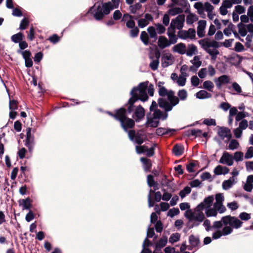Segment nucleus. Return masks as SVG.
Returning a JSON list of instances; mask_svg holds the SVG:
<instances>
[{
    "mask_svg": "<svg viewBox=\"0 0 253 253\" xmlns=\"http://www.w3.org/2000/svg\"><path fill=\"white\" fill-rule=\"evenodd\" d=\"M147 83V82L141 83L137 86L134 87L130 92L131 96L126 104L127 113L130 114L134 112V117L136 121L141 120L145 116V110L143 107L138 105L135 107L134 104L138 100L145 102L148 100V96L146 92Z\"/></svg>",
    "mask_w": 253,
    "mask_h": 253,
    "instance_id": "f257e3e1",
    "label": "nucleus"
},
{
    "mask_svg": "<svg viewBox=\"0 0 253 253\" xmlns=\"http://www.w3.org/2000/svg\"><path fill=\"white\" fill-rule=\"evenodd\" d=\"M213 200V196H209L205 198L193 211L190 210L185 211L184 216L189 220L188 226L190 229L198 226L204 221L205 217L203 211L211 207Z\"/></svg>",
    "mask_w": 253,
    "mask_h": 253,
    "instance_id": "f03ea898",
    "label": "nucleus"
},
{
    "mask_svg": "<svg viewBox=\"0 0 253 253\" xmlns=\"http://www.w3.org/2000/svg\"><path fill=\"white\" fill-rule=\"evenodd\" d=\"M159 94L162 97H167V99L160 98L158 99L159 107L166 112L171 111L173 107L179 103V99L174 95V92L171 90L168 91L164 86L159 88Z\"/></svg>",
    "mask_w": 253,
    "mask_h": 253,
    "instance_id": "7ed1b4c3",
    "label": "nucleus"
},
{
    "mask_svg": "<svg viewBox=\"0 0 253 253\" xmlns=\"http://www.w3.org/2000/svg\"><path fill=\"white\" fill-rule=\"evenodd\" d=\"M200 44L202 47L211 56L212 60H215L219 52L216 49L219 47L218 42L215 41H211L208 39L200 40Z\"/></svg>",
    "mask_w": 253,
    "mask_h": 253,
    "instance_id": "20e7f679",
    "label": "nucleus"
},
{
    "mask_svg": "<svg viewBox=\"0 0 253 253\" xmlns=\"http://www.w3.org/2000/svg\"><path fill=\"white\" fill-rule=\"evenodd\" d=\"M126 110L124 108H121L118 110L115 115H114L116 120L119 121L122 127L126 131L128 128H132L134 126V121L130 118L126 117Z\"/></svg>",
    "mask_w": 253,
    "mask_h": 253,
    "instance_id": "39448f33",
    "label": "nucleus"
},
{
    "mask_svg": "<svg viewBox=\"0 0 253 253\" xmlns=\"http://www.w3.org/2000/svg\"><path fill=\"white\" fill-rule=\"evenodd\" d=\"M88 12H91L94 18L97 20H100L106 15L109 14L110 10L105 3L97 2L94 4Z\"/></svg>",
    "mask_w": 253,
    "mask_h": 253,
    "instance_id": "423d86ee",
    "label": "nucleus"
},
{
    "mask_svg": "<svg viewBox=\"0 0 253 253\" xmlns=\"http://www.w3.org/2000/svg\"><path fill=\"white\" fill-rule=\"evenodd\" d=\"M166 112L164 113L160 110H156L152 116H147V121L145 124L147 126L156 127L159 125V120H165L168 116V114Z\"/></svg>",
    "mask_w": 253,
    "mask_h": 253,
    "instance_id": "0eeeda50",
    "label": "nucleus"
},
{
    "mask_svg": "<svg viewBox=\"0 0 253 253\" xmlns=\"http://www.w3.org/2000/svg\"><path fill=\"white\" fill-rule=\"evenodd\" d=\"M184 22L185 15L179 14L176 18L171 20L168 30L175 31L176 29H177L179 31L183 28Z\"/></svg>",
    "mask_w": 253,
    "mask_h": 253,
    "instance_id": "6e6552de",
    "label": "nucleus"
},
{
    "mask_svg": "<svg viewBox=\"0 0 253 253\" xmlns=\"http://www.w3.org/2000/svg\"><path fill=\"white\" fill-rule=\"evenodd\" d=\"M222 221L224 225L229 224L230 226L238 229L241 227L243 222L236 217L230 215L225 216L222 217Z\"/></svg>",
    "mask_w": 253,
    "mask_h": 253,
    "instance_id": "1a4fd4ad",
    "label": "nucleus"
},
{
    "mask_svg": "<svg viewBox=\"0 0 253 253\" xmlns=\"http://www.w3.org/2000/svg\"><path fill=\"white\" fill-rule=\"evenodd\" d=\"M233 156L229 153L225 152L221 157L219 160V163L221 164H225L229 166H231L233 164Z\"/></svg>",
    "mask_w": 253,
    "mask_h": 253,
    "instance_id": "9d476101",
    "label": "nucleus"
},
{
    "mask_svg": "<svg viewBox=\"0 0 253 253\" xmlns=\"http://www.w3.org/2000/svg\"><path fill=\"white\" fill-rule=\"evenodd\" d=\"M153 20L152 15L149 13H146L144 15V18H141L138 20V26L141 28H143L147 26L150 21Z\"/></svg>",
    "mask_w": 253,
    "mask_h": 253,
    "instance_id": "9b49d317",
    "label": "nucleus"
},
{
    "mask_svg": "<svg viewBox=\"0 0 253 253\" xmlns=\"http://www.w3.org/2000/svg\"><path fill=\"white\" fill-rule=\"evenodd\" d=\"M197 27V35L200 38H202L205 36V29L206 26L207 22L206 20H200L198 22Z\"/></svg>",
    "mask_w": 253,
    "mask_h": 253,
    "instance_id": "f8f14e48",
    "label": "nucleus"
},
{
    "mask_svg": "<svg viewBox=\"0 0 253 253\" xmlns=\"http://www.w3.org/2000/svg\"><path fill=\"white\" fill-rule=\"evenodd\" d=\"M218 134L222 139H224L225 138L230 139L231 138L230 130L226 127H220L218 130Z\"/></svg>",
    "mask_w": 253,
    "mask_h": 253,
    "instance_id": "ddd939ff",
    "label": "nucleus"
},
{
    "mask_svg": "<svg viewBox=\"0 0 253 253\" xmlns=\"http://www.w3.org/2000/svg\"><path fill=\"white\" fill-rule=\"evenodd\" d=\"M169 40L164 36H160L158 41V44L161 49H164L170 45Z\"/></svg>",
    "mask_w": 253,
    "mask_h": 253,
    "instance_id": "4468645a",
    "label": "nucleus"
},
{
    "mask_svg": "<svg viewBox=\"0 0 253 253\" xmlns=\"http://www.w3.org/2000/svg\"><path fill=\"white\" fill-rule=\"evenodd\" d=\"M176 131L175 129L167 128L164 127L158 128L156 130V133L159 136L172 134Z\"/></svg>",
    "mask_w": 253,
    "mask_h": 253,
    "instance_id": "2eb2a0df",
    "label": "nucleus"
},
{
    "mask_svg": "<svg viewBox=\"0 0 253 253\" xmlns=\"http://www.w3.org/2000/svg\"><path fill=\"white\" fill-rule=\"evenodd\" d=\"M186 49V45L182 42L175 45L172 48L173 51L174 52L178 53L182 55L185 54Z\"/></svg>",
    "mask_w": 253,
    "mask_h": 253,
    "instance_id": "dca6fc26",
    "label": "nucleus"
},
{
    "mask_svg": "<svg viewBox=\"0 0 253 253\" xmlns=\"http://www.w3.org/2000/svg\"><path fill=\"white\" fill-rule=\"evenodd\" d=\"M198 53L197 47L193 44H189L186 49L185 54L188 56H192Z\"/></svg>",
    "mask_w": 253,
    "mask_h": 253,
    "instance_id": "f3484780",
    "label": "nucleus"
},
{
    "mask_svg": "<svg viewBox=\"0 0 253 253\" xmlns=\"http://www.w3.org/2000/svg\"><path fill=\"white\" fill-rule=\"evenodd\" d=\"M169 8L168 11V13L171 16H175L177 14H179L182 13L183 12V9L182 8L178 7H173V4H172Z\"/></svg>",
    "mask_w": 253,
    "mask_h": 253,
    "instance_id": "a211bd4d",
    "label": "nucleus"
},
{
    "mask_svg": "<svg viewBox=\"0 0 253 253\" xmlns=\"http://www.w3.org/2000/svg\"><path fill=\"white\" fill-rule=\"evenodd\" d=\"M235 182V179L234 177H230L229 179L224 180L222 184V186L223 189L228 190L229 189Z\"/></svg>",
    "mask_w": 253,
    "mask_h": 253,
    "instance_id": "6ab92c4d",
    "label": "nucleus"
},
{
    "mask_svg": "<svg viewBox=\"0 0 253 253\" xmlns=\"http://www.w3.org/2000/svg\"><path fill=\"white\" fill-rule=\"evenodd\" d=\"M19 203L20 206H22L23 210H30L31 207V200L29 198L20 200Z\"/></svg>",
    "mask_w": 253,
    "mask_h": 253,
    "instance_id": "aec40b11",
    "label": "nucleus"
},
{
    "mask_svg": "<svg viewBox=\"0 0 253 253\" xmlns=\"http://www.w3.org/2000/svg\"><path fill=\"white\" fill-rule=\"evenodd\" d=\"M172 64L170 55H164L162 57V66L164 68H166Z\"/></svg>",
    "mask_w": 253,
    "mask_h": 253,
    "instance_id": "412c9836",
    "label": "nucleus"
},
{
    "mask_svg": "<svg viewBox=\"0 0 253 253\" xmlns=\"http://www.w3.org/2000/svg\"><path fill=\"white\" fill-rule=\"evenodd\" d=\"M167 35L169 37V41L170 42L169 43H170V45L174 44L177 42L178 38L175 35V31L168 30Z\"/></svg>",
    "mask_w": 253,
    "mask_h": 253,
    "instance_id": "4be33fe9",
    "label": "nucleus"
},
{
    "mask_svg": "<svg viewBox=\"0 0 253 253\" xmlns=\"http://www.w3.org/2000/svg\"><path fill=\"white\" fill-rule=\"evenodd\" d=\"M172 152L175 156H180L184 152V147L181 145L176 144L173 148Z\"/></svg>",
    "mask_w": 253,
    "mask_h": 253,
    "instance_id": "5701e85b",
    "label": "nucleus"
},
{
    "mask_svg": "<svg viewBox=\"0 0 253 253\" xmlns=\"http://www.w3.org/2000/svg\"><path fill=\"white\" fill-rule=\"evenodd\" d=\"M140 161L143 164L144 170L146 171H150L152 166L151 160L145 158H141Z\"/></svg>",
    "mask_w": 253,
    "mask_h": 253,
    "instance_id": "b1692460",
    "label": "nucleus"
},
{
    "mask_svg": "<svg viewBox=\"0 0 253 253\" xmlns=\"http://www.w3.org/2000/svg\"><path fill=\"white\" fill-rule=\"evenodd\" d=\"M24 38V35L21 32L12 35L11 37V41L15 43H18Z\"/></svg>",
    "mask_w": 253,
    "mask_h": 253,
    "instance_id": "393cba45",
    "label": "nucleus"
},
{
    "mask_svg": "<svg viewBox=\"0 0 253 253\" xmlns=\"http://www.w3.org/2000/svg\"><path fill=\"white\" fill-rule=\"evenodd\" d=\"M196 97L199 99L208 98L211 97V94L207 91L201 90L198 91L196 94Z\"/></svg>",
    "mask_w": 253,
    "mask_h": 253,
    "instance_id": "a878e982",
    "label": "nucleus"
},
{
    "mask_svg": "<svg viewBox=\"0 0 253 253\" xmlns=\"http://www.w3.org/2000/svg\"><path fill=\"white\" fill-rule=\"evenodd\" d=\"M110 10L117 8L119 7L120 0H111V2H106Z\"/></svg>",
    "mask_w": 253,
    "mask_h": 253,
    "instance_id": "bb28decb",
    "label": "nucleus"
},
{
    "mask_svg": "<svg viewBox=\"0 0 253 253\" xmlns=\"http://www.w3.org/2000/svg\"><path fill=\"white\" fill-rule=\"evenodd\" d=\"M198 20L197 15L193 13H190L186 17V23L188 25L193 24L195 21Z\"/></svg>",
    "mask_w": 253,
    "mask_h": 253,
    "instance_id": "cd10ccee",
    "label": "nucleus"
},
{
    "mask_svg": "<svg viewBox=\"0 0 253 253\" xmlns=\"http://www.w3.org/2000/svg\"><path fill=\"white\" fill-rule=\"evenodd\" d=\"M177 96L178 97H177L179 99V100L184 101L187 98L188 93L185 89H182L178 91Z\"/></svg>",
    "mask_w": 253,
    "mask_h": 253,
    "instance_id": "c85d7f7f",
    "label": "nucleus"
},
{
    "mask_svg": "<svg viewBox=\"0 0 253 253\" xmlns=\"http://www.w3.org/2000/svg\"><path fill=\"white\" fill-rule=\"evenodd\" d=\"M25 145L28 147L30 152L32 151L34 146V137L26 138Z\"/></svg>",
    "mask_w": 253,
    "mask_h": 253,
    "instance_id": "c756f323",
    "label": "nucleus"
},
{
    "mask_svg": "<svg viewBox=\"0 0 253 253\" xmlns=\"http://www.w3.org/2000/svg\"><path fill=\"white\" fill-rule=\"evenodd\" d=\"M147 31L149 33L150 37L154 39L155 40L157 39V35L156 29L153 26H150L147 28Z\"/></svg>",
    "mask_w": 253,
    "mask_h": 253,
    "instance_id": "7c9ffc66",
    "label": "nucleus"
},
{
    "mask_svg": "<svg viewBox=\"0 0 253 253\" xmlns=\"http://www.w3.org/2000/svg\"><path fill=\"white\" fill-rule=\"evenodd\" d=\"M205 210H206L205 212L207 217L216 216L217 214V211L214 207L213 208H209Z\"/></svg>",
    "mask_w": 253,
    "mask_h": 253,
    "instance_id": "2f4dec72",
    "label": "nucleus"
},
{
    "mask_svg": "<svg viewBox=\"0 0 253 253\" xmlns=\"http://www.w3.org/2000/svg\"><path fill=\"white\" fill-rule=\"evenodd\" d=\"M213 206L216 211L220 213H222L226 211V208L223 206V203H214Z\"/></svg>",
    "mask_w": 253,
    "mask_h": 253,
    "instance_id": "473e14b6",
    "label": "nucleus"
},
{
    "mask_svg": "<svg viewBox=\"0 0 253 253\" xmlns=\"http://www.w3.org/2000/svg\"><path fill=\"white\" fill-rule=\"evenodd\" d=\"M239 28V33L242 37H245L247 34L246 26L242 23H239L238 25Z\"/></svg>",
    "mask_w": 253,
    "mask_h": 253,
    "instance_id": "72a5a7b5",
    "label": "nucleus"
},
{
    "mask_svg": "<svg viewBox=\"0 0 253 253\" xmlns=\"http://www.w3.org/2000/svg\"><path fill=\"white\" fill-rule=\"evenodd\" d=\"M239 147V143L237 140L232 139L229 144L228 149L231 150L237 149Z\"/></svg>",
    "mask_w": 253,
    "mask_h": 253,
    "instance_id": "f704fd0d",
    "label": "nucleus"
},
{
    "mask_svg": "<svg viewBox=\"0 0 253 253\" xmlns=\"http://www.w3.org/2000/svg\"><path fill=\"white\" fill-rule=\"evenodd\" d=\"M214 87L213 83L211 81H206L203 83V88L207 89L210 91H212Z\"/></svg>",
    "mask_w": 253,
    "mask_h": 253,
    "instance_id": "c9c22d12",
    "label": "nucleus"
},
{
    "mask_svg": "<svg viewBox=\"0 0 253 253\" xmlns=\"http://www.w3.org/2000/svg\"><path fill=\"white\" fill-rule=\"evenodd\" d=\"M140 38L145 45H147L149 44V37L146 32L142 31L140 34Z\"/></svg>",
    "mask_w": 253,
    "mask_h": 253,
    "instance_id": "e433bc0d",
    "label": "nucleus"
},
{
    "mask_svg": "<svg viewBox=\"0 0 253 253\" xmlns=\"http://www.w3.org/2000/svg\"><path fill=\"white\" fill-rule=\"evenodd\" d=\"M248 115V113L245 112H239L235 118L236 125H237L238 122L243 120L244 118Z\"/></svg>",
    "mask_w": 253,
    "mask_h": 253,
    "instance_id": "4c0bfd02",
    "label": "nucleus"
},
{
    "mask_svg": "<svg viewBox=\"0 0 253 253\" xmlns=\"http://www.w3.org/2000/svg\"><path fill=\"white\" fill-rule=\"evenodd\" d=\"M189 243L193 247H196L199 244V239L194 235H190L189 238Z\"/></svg>",
    "mask_w": 253,
    "mask_h": 253,
    "instance_id": "58836bf2",
    "label": "nucleus"
},
{
    "mask_svg": "<svg viewBox=\"0 0 253 253\" xmlns=\"http://www.w3.org/2000/svg\"><path fill=\"white\" fill-rule=\"evenodd\" d=\"M17 52L19 54H22L24 60L25 59H29L31 58V53L29 50H26L22 51L21 50V49H18L17 50Z\"/></svg>",
    "mask_w": 253,
    "mask_h": 253,
    "instance_id": "ea45409f",
    "label": "nucleus"
},
{
    "mask_svg": "<svg viewBox=\"0 0 253 253\" xmlns=\"http://www.w3.org/2000/svg\"><path fill=\"white\" fill-rule=\"evenodd\" d=\"M156 30H157L159 34H162L166 32V29L165 27L160 23H156L155 24Z\"/></svg>",
    "mask_w": 253,
    "mask_h": 253,
    "instance_id": "a19ab883",
    "label": "nucleus"
},
{
    "mask_svg": "<svg viewBox=\"0 0 253 253\" xmlns=\"http://www.w3.org/2000/svg\"><path fill=\"white\" fill-rule=\"evenodd\" d=\"M191 191V188L188 186H186L183 189L179 192V195L181 198H183L186 195L189 194Z\"/></svg>",
    "mask_w": 253,
    "mask_h": 253,
    "instance_id": "79ce46f5",
    "label": "nucleus"
},
{
    "mask_svg": "<svg viewBox=\"0 0 253 253\" xmlns=\"http://www.w3.org/2000/svg\"><path fill=\"white\" fill-rule=\"evenodd\" d=\"M180 235L178 233L172 234L169 238V242L173 243L178 241L180 239Z\"/></svg>",
    "mask_w": 253,
    "mask_h": 253,
    "instance_id": "37998d69",
    "label": "nucleus"
},
{
    "mask_svg": "<svg viewBox=\"0 0 253 253\" xmlns=\"http://www.w3.org/2000/svg\"><path fill=\"white\" fill-rule=\"evenodd\" d=\"M142 5L139 3H137L134 5H131L129 6V9L131 13L135 14L137 11L139 10Z\"/></svg>",
    "mask_w": 253,
    "mask_h": 253,
    "instance_id": "c03bdc74",
    "label": "nucleus"
},
{
    "mask_svg": "<svg viewBox=\"0 0 253 253\" xmlns=\"http://www.w3.org/2000/svg\"><path fill=\"white\" fill-rule=\"evenodd\" d=\"M167 243V239H161L159 242L156 244L155 248L159 249H161L164 247Z\"/></svg>",
    "mask_w": 253,
    "mask_h": 253,
    "instance_id": "a18cd8bd",
    "label": "nucleus"
},
{
    "mask_svg": "<svg viewBox=\"0 0 253 253\" xmlns=\"http://www.w3.org/2000/svg\"><path fill=\"white\" fill-rule=\"evenodd\" d=\"M244 154L242 152H236L234 153L233 160L236 162L242 161L243 160Z\"/></svg>",
    "mask_w": 253,
    "mask_h": 253,
    "instance_id": "49530a36",
    "label": "nucleus"
},
{
    "mask_svg": "<svg viewBox=\"0 0 253 253\" xmlns=\"http://www.w3.org/2000/svg\"><path fill=\"white\" fill-rule=\"evenodd\" d=\"M233 231L232 228L231 226H228L225 225L224 227L222 229L221 232L222 233L223 236H226L230 234H231Z\"/></svg>",
    "mask_w": 253,
    "mask_h": 253,
    "instance_id": "de8ad7c7",
    "label": "nucleus"
},
{
    "mask_svg": "<svg viewBox=\"0 0 253 253\" xmlns=\"http://www.w3.org/2000/svg\"><path fill=\"white\" fill-rule=\"evenodd\" d=\"M179 213V209L177 208H173L169 210V211L168 212V216H169L171 217H173L175 215L178 214Z\"/></svg>",
    "mask_w": 253,
    "mask_h": 253,
    "instance_id": "09e8293b",
    "label": "nucleus"
},
{
    "mask_svg": "<svg viewBox=\"0 0 253 253\" xmlns=\"http://www.w3.org/2000/svg\"><path fill=\"white\" fill-rule=\"evenodd\" d=\"M159 64V60L158 58L155 59L150 63V67L152 70L155 71L158 69Z\"/></svg>",
    "mask_w": 253,
    "mask_h": 253,
    "instance_id": "8fccbe9b",
    "label": "nucleus"
},
{
    "mask_svg": "<svg viewBox=\"0 0 253 253\" xmlns=\"http://www.w3.org/2000/svg\"><path fill=\"white\" fill-rule=\"evenodd\" d=\"M186 81V77L184 76L179 75L177 83L179 86H183L185 85Z\"/></svg>",
    "mask_w": 253,
    "mask_h": 253,
    "instance_id": "3c124183",
    "label": "nucleus"
},
{
    "mask_svg": "<svg viewBox=\"0 0 253 253\" xmlns=\"http://www.w3.org/2000/svg\"><path fill=\"white\" fill-rule=\"evenodd\" d=\"M177 36L181 39H186L188 38L187 31L182 30V29L178 32Z\"/></svg>",
    "mask_w": 253,
    "mask_h": 253,
    "instance_id": "603ef678",
    "label": "nucleus"
},
{
    "mask_svg": "<svg viewBox=\"0 0 253 253\" xmlns=\"http://www.w3.org/2000/svg\"><path fill=\"white\" fill-rule=\"evenodd\" d=\"M191 63L198 67H200L202 64V62L200 61V57L199 56H194L193 59L191 60Z\"/></svg>",
    "mask_w": 253,
    "mask_h": 253,
    "instance_id": "864d4df0",
    "label": "nucleus"
},
{
    "mask_svg": "<svg viewBox=\"0 0 253 253\" xmlns=\"http://www.w3.org/2000/svg\"><path fill=\"white\" fill-rule=\"evenodd\" d=\"M223 224V223L222 221V219L220 221H214L213 223V225H212V230L220 229L222 227Z\"/></svg>",
    "mask_w": 253,
    "mask_h": 253,
    "instance_id": "5fc2aeb1",
    "label": "nucleus"
},
{
    "mask_svg": "<svg viewBox=\"0 0 253 253\" xmlns=\"http://www.w3.org/2000/svg\"><path fill=\"white\" fill-rule=\"evenodd\" d=\"M239 217L241 220L245 221H247L249 220L251 217V214L250 213L245 212H243L239 214Z\"/></svg>",
    "mask_w": 253,
    "mask_h": 253,
    "instance_id": "6e6d98bb",
    "label": "nucleus"
},
{
    "mask_svg": "<svg viewBox=\"0 0 253 253\" xmlns=\"http://www.w3.org/2000/svg\"><path fill=\"white\" fill-rule=\"evenodd\" d=\"M253 157V147H250L245 154V158L246 159H249Z\"/></svg>",
    "mask_w": 253,
    "mask_h": 253,
    "instance_id": "4d7b16f0",
    "label": "nucleus"
},
{
    "mask_svg": "<svg viewBox=\"0 0 253 253\" xmlns=\"http://www.w3.org/2000/svg\"><path fill=\"white\" fill-rule=\"evenodd\" d=\"M248 126V122L247 120L243 119L239 124L238 128L242 130H244Z\"/></svg>",
    "mask_w": 253,
    "mask_h": 253,
    "instance_id": "13d9d810",
    "label": "nucleus"
},
{
    "mask_svg": "<svg viewBox=\"0 0 253 253\" xmlns=\"http://www.w3.org/2000/svg\"><path fill=\"white\" fill-rule=\"evenodd\" d=\"M227 206L232 211H235L239 208L238 203L235 201L228 203Z\"/></svg>",
    "mask_w": 253,
    "mask_h": 253,
    "instance_id": "bf43d9fd",
    "label": "nucleus"
},
{
    "mask_svg": "<svg viewBox=\"0 0 253 253\" xmlns=\"http://www.w3.org/2000/svg\"><path fill=\"white\" fill-rule=\"evenodd\" d=\"M131 29L130 31V36L132 38L136 37L139 32L138 28L135 26L134 28H131Z\"/></svg>",
    "mask_w": 253,
    "mask_h": 253,
    "instance_id": "052dcab7",
    "label": "nucleus"
},
{
    "mask_svg": "<svg viewBox=\"0 0 253 253\" xmlns=\"http://www.w3.org/2000/svg\"><path fill=\"white\" fill-rule=\"evenodd\" d=\"M169 21H170V18L169 17V14L168 13H165L163 17L162 18L163 24L165 26H168L169 24Z\"/></svg>",
    "mask_w": 253,
    "mask_h": 253,
    "instance_id": "680f3d73",
    "label": "nucleus"
},
{
    "mask_svg": "<svg viewBox=\"0 0 253 253\" xmlns=\"http://www.w3.org/2000/svg\"><path fill=\"white\" fill-rule=\"evenodd\" d=\"M9 106L10 110L14 111L17 109V102L15 100H10Z\"/></svg>",
    "mask_w": 253,
    "mask_h": 253,
    "instance_id": "e2e57ef3",
    "label": "nucleus"
},
{
    "mask_svg": "<svg viewBox=\"0 0 253 253\" xmlns=\"http://www.w3.org/2000/svg\"><path fill=\"white\" fill-rule=\"evenodd\" d=\"M191 82L193 86L196 87L199 84L200 80L196 76H194L191 79Z\"/></svg>",
    "mask_w": 253,
    "mask_h": 253,
    "instance_id": "0e129e2a",
    "label": "nucleus"
},
{
    "mask_svg": "<svg viewBox=\"0 0 253 253\" xmlns=\"http://www.w3.org/2000/svg\"><path fill=\"white\" fill-rule=\"evenodd\" d=\"M245 10V7L241 5H237L235 7V12L238 14L244 13Z\"/></svg>",
    "mask_w": 253,
    "mask_h": 253,
    "instance_id": "69168bd1",
    "label": "nucleus"
},
{
    "mask_svg": "<svg viewBox=\"0 0 253 253\" xmlns=\"http://www.w3.org/2000/svg\"><path fill=\"white\" fill-rule=\"evenodd\" d=\"M155 229L157 232L161 233L163 229V223L160 220L157 221L155 224Z\"/></svg>",
    "mask_w": 253,
    "mask_h": 253,
    "instance_id": "338daca9",
    "label": "nucleus"
},
{
    "mask_svg": "<svg viewBox=\"0 0 253 253\" xmlns=\"http://www.w3.org/2000/svg\"><path fill=\"white\" fill-rule=\"evenodd\" d=\"M247 15L250 17L251 21L253 22V5L249 7Z\"/></svg>",
    "mask_w": 253,
    "mask_h": 253,
    "instance_id": "774afa93",
    "label": "nucleus"
}]
</instances>
